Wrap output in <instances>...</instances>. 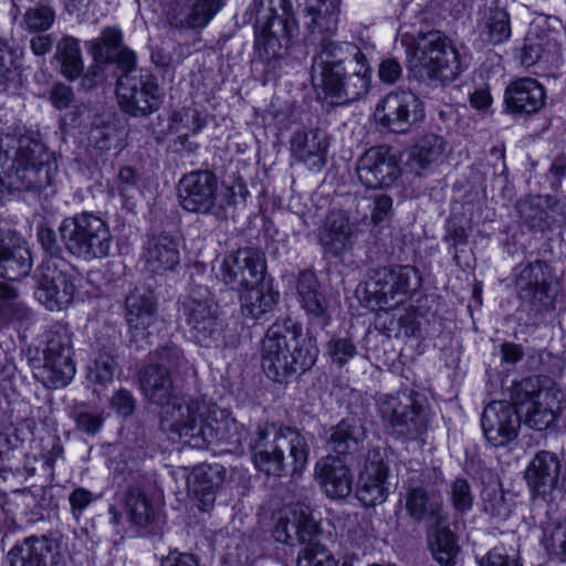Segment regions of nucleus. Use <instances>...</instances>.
Returning <instances> with one entry per match:
<instances>
[{
    "instance_id": "64",
    "label": "nucleus",
    "mask_w": 566,
    "mask_h": 566,
    "mask_svg": "<svg viewBox=\"0 0 566 566\" xmlns=\"http://www.w3.org/2000/svg\"><path fill=\"white\" fill-rule=\"evenodd\" d=\"M18 76V65L10 48L0 46V90Z\"/></svg>"
},
{
    "instance_id": "35",
    "label": "nucleus",
    "mask_w": 566,
    "mask_h": 566,
    "mask_svg": "<svg viewBox=\"0 0 566 566\" xmlns=\"http://www.w3.org/2000/svg\"><path fill=\"white\" fill-rule=\"evenodd\" d=\"M328 143L321 129L298 130L291 138L292 156L311 169L319 170L325 164Z\"/></svg>"
},
{
    "instance_id": "20",
    "label": "nucleus",
    "mask_w": 566,
    "mask_h": 566,
    "mask_svg": "<svg viewBox=\"0 0 566 566\" xmlns=\"http://www.w3.org/2000/svg\"><path fill=\"white\" fill-rule=\"evenodd\" d=\"M358 235V223L346 211L333 210L318 230V242L325 255L340 259L353 250Z\"/></svg>"
},
{
    "instance_id": "43",
    "label": "nucleus",
    "mask_w": 566,
    "mask_h": 566,
    "mask_svg": "<svg viewBox=\"0 0 566 566\" xmlns=\"http://www.w3.org/2000/svg\"><path fill=\"white\" fill-rule=\"evenodd\" d=\"M557 42L551 33L531 32L525 38L520 59L522 64L528 67L542 60L548 61V57L557 52Z\"/></svg>"
},
{
    "instance_id": "37",
    "label": "nucleus",
    "mask_w": 566,
    "mask_h": 566,
    "mask_svg": "<svg viewBox=\"0 0 566 566\" xmlns=\"http://www.w3.org/2000/svg\"><path fill=\"white\" fill-rule=\"evenodd\" d=\"M326 495L334 500L345 499L352 492L353 476L348 467L337 457H326L316 465Z\"/></svg>"
},
{
    "instance_id": "5",
    "label": "nucleus",
    "mask_w": 566,
    "mask_h": 566,
    "mask_svg": "<svg viewBox=\"0 0 566 566\" xmlns=\"http://www.w3.org/2000/svg\"><path fill=\"white\" fill-rule=\"evenodd\" d=\"M514 286L518 311L532 325H539L556 308L558 281L553 268L543 260H535L514 269Z\"/></svg>"
},
{
    "instance_id": "10",
    "label": "nucleus",
    "mask_w": 566,
    "mask_h": 566,
    "mask_svg": "<svg viewBox=\"0 0 566 566\" xmlns=\"http://www.w3.org/2000/svg\"><path fill=\"white\" fill-rule=\"evenodd\" d=\"M205 403H198V411L191 415L178 433L175 440H180L195 449H205L210 446L224 447L226 451H235L247 438L244 426L233 418L221 420H205Z\"/></svg>"
},
{
    "instance_id": "13",
    "label": "nucleus",
    "mask_w": 566,
    "mask_h": 566,
    "mask_svg": "<svg viewBox=\"0 0 566 566\" xmlns=\"http://www.w3.org/2000/svg\"><path fill=\"white\" fill-rule=\"evenodd\" d=\"M116 95L122 111L134 117H146L157 112L164 97L157 77L146 69L122 74L117 80Z\"/></svg>"
},
{
    "instance_id": "23",
    "label": "nucleus",
    "mask_w": 566,
    "mask_h": 566,
    "mask_svg": "<svg viewBox=\"0 0 566 566\" xmlns=\"http://www.w3.org/2000/svg\"><path fill=\"white\" fill-rule=\"evenodd\" d=\"M125 319L128 325L130 342L137 348L149 344V328L157 321V303L151 291L135 287L125 301Z\"/></svg>"
},
{
    "instance_id": "21",
    "label": "nucleus",
    "mask_w": 566,
    "mask_h": 566,
    "mask_svg": "<svg viewBox=\"0 0 566 566\" xmlns=\"http://www.w3.org/2000/svg\"><path fill=\"white\" fill-rule=\"evenodd\" d=\"M273 535L277 542L286 545L300 543L310 546L318 541L319 530L311 509L296 504L280 511Z\"/></svg>"
},
{
    "instance_id": "56",
    "label": "nucleus",
    "mask_w": 566,
    "mask_h": 566,
    "mask_svg": "<svg viewBox=\"0 0 566 566\" xmlns=\"http://www.w3.org/2000/svg\"><path fill=\"white\" fill-rule=\"evenodd\" d=\"M297 566H337V562L317 541L304 547L297 557Z\"/></svg>"
},
{
    "instance_id": "14",
    "label": "nucleus",
    "mask_w": 566,
    "mask_h": 566,
    "mask_svg": "<svg viewBox=\"0 0 566 566\" xmlns=\"http://www.w3.org/2000/svg\"><path fill=\"white\" fill-rule=\"evenodd\" d=\"M375 118L384 128L396 134H405L424 119V108L412 92L397 91L387 94L377 104Z\"/></svg>"
},
{
    "instance_id": "7",
    "label": "nucleus",
    "mask_w": 566,
    "mask_h": 566,
    "mask_svg": "<svg viewBox=\"0 0 566 566\" xmlns=\"http://www.w3.org/2000/svg\"><path fill=\"white\" fill-rule=\"evenodd\" d=\"M74 348L70 333L56 326L44 334L41 348L31 358L34 378L48 389L67 386L75 376Z\"/></svg>"
},
{
    "instance_id": "53",
    "label": "nucleus",
    "mask_w": 566,
    "mask_h": 566,
    "mask_svg": "<svg viewBox=\"0 0 566 566\" xmlns=\"http://www.w3.org/2000/svg\"><path fill=\"white\" fill-rule=\"evenodd\" d=\"M483 511L491 517L506 520L511 513V506L506 502L504 493L495 488H485L482 491Z\"/></svg>"
},
{
    "instance_id": "4",
    "label": "nucleus",
    "mask_w": 566,
    "mask_h": 566,
    "mask_svg": "<svg viewBox=\"0 0 566 566\" xmlns=\"http://www.w3.org/2000/svg\"><path fill=\"white\" fill-rule=\"evenodd\" d=\"M244 21L254 22V50L266 63L281 56L296 28L287 0H258L245 11Z\"/></svg>"
},
{
    "instance_id": "50",
    "label": "nucleus",
    "mask_w": 566,
    "mask_h": 566,
    "mask_svg": "<svg viewBox=\"0 0 566 566\" xmlns=\"http://www.w3.org/2000/svg\"><path fill=\"white\" fill-rule=\"evenodd\" d=\"M55 21V11L49 6L30 8L22 18L21 27L31 33L50 30Z\"/></svg>"
},
{
    "instance_id": "36",
    "label": "nucleus",
    "mask_w": 566,
    "mask_h": 566,
    "mask_svg": "<svg viewBox=\"0 0 566 566\" xmlns=\"http://www.w3.org/2000/svg\"><path fill=\"white\" fill-rule=\"evenodd\" d=\"M144 260L146 269L153 274L175 271L180 262L179 245L170 235H154L146 242Z\"/></svg>"
},
{
    "instance_id": "42",
    "label": "nucleus",
    "mask_w": 566,
    "mask_h": 566,
    "mask_svg": "<svg viewBox=\"0 0 566 566\" xmlns=\"http://www.w3.org/2000/svg\"><path fill=\"white\" fill-rule=\"evenodd\" d=\"M54 59L60 64V71L63 76L74 81L83 73L84 63L82 51L77 39L71 35H64L55 46Z\"/></svg>"
},
{
    "instance_id": "44",
    "label": "nucleus",
    "mask_w": 566,
    "mask_h": 566,
    "mask_svg": "<svg viewBox=\"0 0 566 566\" xmlns=\"http://www.w3.org/2000/svg\"><path fill=\"white\" fill-rule=\"evenodd\" d=\"M125 511L136 526H147L155 516V509L145 493L136 486H129L125 495Z\"/></svg>"
},
{
    "instance_id": "27",
    "label": "nucleus",
    "mask_w": 566,
    "mask_h": 566,
    "mask_svg": "<svg viewBox=\"0 0 566 566\" xmlns=\"http://www.w3.org/2000/svg\"><path fill=\"white\" fill-rule=\"evenodd\" d=\"M31 268V253L23 238L11 230H0V276L20 280L30 273Z\"/></svg>"
},
{
    "instance_id": "33",
    "label": "nucleus",
    "mask_w": 566,
    "mask_h": 566,
    "mask_svg": "<svg viewBox=\"0 0 566 566\" xmlns=\"http://www.w3.org/2000/svg\"><path fill=\"white\" fill-rule=\"evenodd\" d=\"M239 292L241 314L252 321L268 319L280 300V293L273 289L271 280L243 287Z\"/></svg>"
},
{
    "instance_id": "25",
    "label": "nucleus",
    "mask_w": 566,
    "mask_h": 566,
    "mask_svg": "<svg viewBox=\"0 0 566 566\" xmlns=\"http://www.w3.org/2000/svg\"><path fill=\"white\" fill-rule=\"evenodd\" d=\"M301 21L311 43L331 39L337 32L340 0H296Z\"/></svg>"
},
{
    "instance_id": "62",
    "label": "nucleus",
    "mask_w": 566,
    "mask_h": 566,
    "mask_svg": "<svg viewBox=\"0 0 566 566\" xmlns=\"http://www.w3.org/2000/svg\"><path fill=\"white\" fill-rule=\"evenodd\" d=\"M174 122L176 129L185 128L186 130L197 134L206 126V120L201 117L197 109L182 108L180 112L174 114Z\"/></svg>"
},
{
    "instance_id": "51",
    "label": "nucleus",
    "mask_w": 566,
    "mask_h": 566,
    "mask_svg": "<svg viewBox=\"0 0 566 566\" xmlns=\"http://www.w3.org/2000/svg\"><path fill=\"white\" fill-rule=\"evenodd\" d=\"M117 363L106 352H98L88 366V379L95 384L106 386L114 379Z\"/></svg>"
},
{
    "instance_id": "54",
    "label": "nucleus",
    "mask_w": 566,
    "mask_h": 566,
    "mask_svg": "<svg viewBox=\"0 0 566 566\" xmlns=\"http://www.w3.org/2000/svg\"><path fill=\"white\" fill-rule=\"evenodd\" d=\"M155 356L157 361L149 363L148 365H163L170 370V375L187 368L188 360L186 359L182 349L175 344H167L156 349Z\"/></svg>"
},
{
    "instance_id": "40",
    "label": "nucleus",
    "mask_w": 566,
    "mask_h": 566,
    "mask_svg": "<svg viewBox=\"0 0 566 566\" xmlns=\"http://www.w3.org/2000/svg\"><path fill=\"white\" fill-rule=\"evenodd\" d=\"M444 148L446 142L441 136L436 134L423 135L411 148L407 165L411 171L418 175L421 169L437 161Z\"/></svg>"
},
{
    "instance_id": "55",
    "label": "nucleus",
    "mask_w": 566,
    "mask_h": 566,
    "mask_svg": "<svg viewBox=\"0 0 566 566\" xmlns=\"http://www.w3.org/2000/svg\"><path fill=\"white\" fill-rule=\"evenodd\" d=\"M551 560L566 563V517L558 522L545 539Z\"/></svg>"
},
{
    "instance_id": "17",
    "label": "nucleus",
    "mask_w": 566,
    "mask_h": 566,
    "mask_svg": "<svg viewBox=\"0 0 566 566\" xmlns=\"http://www.w3.org/2000/svg\"><path fill=\"white\" fill-rule=\"evenodd\" d=\"M180 206L189 211L210 214L217 207L218 179L210 170H195L184 175L178 182Z\"/></svg>"
},
{
    "instance_id": "6",
    "label": "nucleus",
    "mask_w": 566,
    "mask_h": 566,
    "mask_svg": "<svg viewBox=\"0 0 566 566\" xmlns=\"http://www.w3.org/2000/svg\"><path fill=\"white\" fill-rule=\"evenodd\" d=\"M59 231L65 249L80 260L92 262L111 255L114 238L109 226L93 212L65 218Z\"/></svg>"
},
{
    "instance_id": "28",
    "label": "nucleus",
    "mask_w": 566,
    "mask_h": 566,
    "mask_svg": "<svg viewBox=\"0 0 566 566\" xmlns=\"http://www.w3.org/2000/svg\"><path fill=\"white\" fill-rule=\"evenodd\" d=\"M223 4L224 0H177L168 13V20L175 28L202 29Z\"/></svg>"
},
{
    "instance_id": "26",
    "label": "nucleus",
    "mask_w": 566,
    "mask_h": 566,
    "mask_svg": "<svg viewBox=\"0 0 566 566\" xmlns=\"http://www.w3.org/2000/svg\"><path fill=\"white\" fill-rule=\"evenodd\" d=\"M10 566H64L65 557L57 545L45 536L29 537L8 553Z\"/></svg>"
},
{
    "instance_id": "63",
    "label": "nucleus",
    "mask_w": 566,
    "mask_h": 566,
    "mask_svg": "<svg viewBox=\"0 0 566 566\" xmlns=\"http://www.w3.org/2000/svg\"><path fill=\"white\" fill-rule=\"evenodd\" d=\"M479 566H523L516 554H510L504 546H495L480 560Z\"/></svg>"
},
{
    "instance_id": "8",
    "label": "nucleus",
    "mask_w": 566,
    "mask_h": 566,
    "mask_svg": "<svg viewBox=\"0 0 566 566\" xmlns=\"http://www.w3.org/2000/svg\"><path fill=\"white\" fill-rule=\"evenodd\" d=\"M178 311L188 327L190 338L197 345L205 348L222 345L227 325L207 287H193L180 300Z\"/></svg>"
},
{
    "instance_id": "31",
    "label": "nucleus",
    "mask_w": 566,
    "mask_h": 566,
    "mask_svg": "<svg viewBox=\"0 0 566 566\" xmlns=\"http://www.w3.org/2000/svg\"><path fill=\"white\" fill-rule=\"evenodd\" d=\"M297 294L302 308L308 316L312 325L324 329L331 322L329 303L319 289L318 281L313 272H303L297 280Z\"/></svg>"
},
{
    "instance_id": "22",
    "label": "nucleus",
    "mask_w": 566,
    "mask_h": 566,
    "mask_svg": "<svg viewBox=\"0 0 566 566\" xmlns=\"http://www.w3.org/2000/svg\"><path fill=\"white\" fill-rule=\"evenodd\" d=\"M319 44L321 49L314 56L311 69L312 83L324 81L336 72L367 62L364 53L354 43L335 42L328 39Z\"/></svg>"
},
{
    "instance_id": "9",
    "label": "nucleus",
    "mask_w": 566,
    "mask_h": 566,
    "mask_svg": "<svg viewBox=\"0 0 566 566\" xmlns=\"http://www.w3.org/2000/svg\"><path fill=\"white\" fill-rule=\"evenodd\" d=\"M415 61L422 78L440 84L453 82L464 69L453 42L439 30L419 33Z\"/></svg>"
},
{
    "instance_id": "24",
    "label": "nucleus",
    "mask_w": 566,
    "mask_h": 566,
    "mask_svg": "<svg viewBox=\"0 0 566 566\" xmlns=\"http://www.w3.org/2000/svg\"><path fill=\"white\" fill-rule=\"evenodd\" d=\"M481 427L490 444L504 447L517 437L521 416L511 403L492 401L482 412Z\"/></svg>"
},
{
    "instance_id": "57",
    "label": "nucleus",
    "mask_w": 566,
    "mask_h": 566,
    "mask_svg": "<svg viewBox=\"0 0 566 566\" xmlns=\"http://www.w3.org/2000/svg\"><path fill=\"white\" fill-rule=\"evenodd\" d=\"M473 494L469 482L463 478H457L450 486V500L452 507L460 513L471 510Z\"/></svg>"
},
{
    "instance_id": "41",
    "label": "nucleus",
    "mask_w": 566,
    "mask_h": 566,
    "mask_svg": "<svg viewBox=\"0 0 566 566\" xmlns=\"http://www.w3.org/2000/svg\"><path fill=\"white\" fill-rule=\"evenodd\" d=\"M429 547L433 558L441 566H453L459 545L457 536L448 526V518L441 524H433L429 533Z\"/></svg>"
},
{
    "instance_id": "45",
    "label": "nucleus",
    "mask_w": 566,
    "mask_h": 566,
    "mask_svg": "<svg viewBox=\"0 0 566 566\" xmlns=\"http://www.w3.org/2000/svg\"><path fill=\"white\" fill-rule=\"evenodd\" d=\"M0 316L18 322L32 316V311L20 300L19 291L7 282H0Z\"/></svg>"
},
{
    "instance_id": "29",
    "label": "nucleus",
    "mask_w": 566,
    "mask_h": 566,
    "mask_svg": "<svg viewBox=\"0 0 566 566\" xmlns=\"http://www.w3.org/2000/svg\"><path fill=\"white\" fill-rule=\"evenodd\" d=\"M504 103L513 115L535 114L544 106L545 90L535 78H518L506 87Z\"/></svg>"
},
{
    "instance_id": "19",
    "label": "nucleus",
    "mask_w": 566,
    "mask_h": 566,
    "mask_svg": "<svg viewBox=\"0 0 566 566\" xmlns=\"http://www.w3.org/2000/svg\"><path fill=\"white\" fill-rule=\"evenodd\" d=\"M356 174L367 188H388L400 176L396 155L388 146L371 147L357 160Z\"/></svg>"
},
{
    "instance_id": "32",
    "label": "nucleus",
    "mask_w": 566,
    "mask_h": 566,
    "mask_svg": "<svg viewBox=\"0 0 566 566\" xmlns=\"http://www.w3.org/2000/svg\"><path fill=\"white\" fill-rule=\"evenodd\" d=\"M562 463L559 457L549 451L535 454L525 471V480L533 493L545 496L557 486Z\"/></svg>"
},
{
    "instance_id": "58",
    "label": "nucleus",
    "mask_w": 566,
    "mask_h": 566,
    "mask_svg": "<svg viewBox=\"0 0 566 566\" xmlns=\"http://www.w3.org/2000/svg\"><path fill=\"white\" fill-rule=\"evenodd\" d=\"M72 418L76 429L88 436H95L99 432L104 423L102 413L86 409H75L72 412Z\"/></svg>"
},
{
    "instance_id": "46",
    "label": "nucleus",
    "mask_w": 566,
    "mask_h": 566,
    "mask_svg": "<svg viewBox=\"0 0 566 566\" xmlns=\"http://www.w3.org/2000/svg\"><path fill=\"white\" fill-rule=\"evenodd\" d=\"M122 48H124L123 33L120 29L115 27L103 29L97 39L88 42V50L93 54L94 61L109 62L112 56Z\"/></svg>"
},
{
    "instance_id": "3",
    "label": "nucleus",
    "mask_w": 566,
    "mask_h": 566,
    "mask_svg": "<svg viewBox=\"0 0 566 566\" xmlns=\"http://www.w3.org/2000/svg\"><path fill=\"white\" fill-rule=\"evenodd\" d=\"M138 381L144 398L163 408L161 428L175 441L186 420L198 411L199 401L180 395L174 376L163 365L143 366L138 371Z\"/></svg>"
},
{
    "instance_id": "59",
    "label": "nucleus",
    "mask_w": 566,
    "mask_h": 566,
    "mask_svg": "<svg viewBox=\"0 0 566 566\" xmlns=\"http://www.w3.org/2000/svg\"><path fill=\"white\" fill-rule=\"evenodd\" d=\"M386 451L379 447L370 449L367 453L364 471L360 475L369 476H388V464L385 461Z\"/></svg>"
},
{
    "instance_id": "12",
    "label": "nucleus",
    "mask_w": 566,
    "mask_h": 566,
    "mask_svg": "<svg viewBox=\"0 0 566 566\" xmlns=\"http://www.w3.org/2000/svg\"><path fill=\"white\" fill-rule=\"evenodd\" d=\"M377 408L386 427L398 438L415 440L428 429V416L419 394L380 395Z\"/></svg>"
},
{
    "instance_id": "11",
    "label": "nucleus",
    "mask_w": 566,
    "mask_h": 566,
    "mask_svg": "<svg viewBox=\"0 0 566 566\" xmlns=\"http://www.w3.org/2000/svg\"><path fill=\"white\" fill-rule=\"evenodd\" d=\"M421 286L418 270L410 265L381 266L368 272L365 292L368 302L382 311L395 310Z\"/></svg>"
},
{
    "instance_id": "47",
    "label": "nucleus",
    "mask_w": 566,
    "mask_h": 566,
    "mask_svg": "<svg viewBox=\"0 0 566 566\" xmlns=\"http://www.w3.org/2000/svg\"><path fill=\"white\" fill-rule=\"evenodd\" d=\"M489 44L496 45L506 42L511 38V20L505 9L490 10L482 31Z\"/></svg>"
},
{
    "instance_id": "18",
    "label": "nucleus",
    "mask_w": 566,
    "mask_h": 566,
    "mask_svg": "<svg viewBox=\"0 0 566 566\" xmlns=\"http://www.w3.org/2000/svg\"><path fill=\"white\" fill-rule=\"evenodd\" d=\"M325 93V97L336 105H346L356 102L365 96L370 86V67L367 62L344 69L339 73H334L324 81L313 83Z\"/></svg>"
},
{
    "instance_id": "30",
    "label": "nucleus",
    "mask_w": 566,
    "mask_h": 566,
    "mask_svg": "<svg viewBox=\"0 0 566 566\" xmlns=\"http://www.w3.org/2000/svg\"><path fill=\"white\" fill-rule=\"evenodd\" d=\"M407 515L417 523L429 521L441 524L447 520L443 502L437 492L429 491L423 485H410L405 496Z\"/></svg>"
},
{
    "instance_id": "52",
    "label": "nucleus",
    "mask_w": 566,
    "mask_h": 566,
    "mask_svg": "<svg viewBox=\"0 0 566 566\" xmlns=\"http://www.w3.org/2000/svg\"><path fill=\"white\" fill-rule=\"evenodd\" d=\"M326 353L332 364L343 367L357 356L358 350L350 337H333L326 345Z\"/></svg>"
},
{
    "instance_id": "1",
    "label": "nucleus",
    "mask_w": 566,
    "mask_h": 566,
    "mask_svg": "<svg viewBox=\"0 0 566 566\" xmlns=\"http://www.w3.org/2000/svg\"><path fill=\"white\" fill-rule=\"evenodd\" d=\"M317 357L316 339L290 318L271 325L262 340V368L276 382L308 370Z\"/></svg>"
},
{
    "instance_id": "38",
    "label": "nucleus",
    "mask_w": 566,
    "mask_h": 566,
    "mask_svg": "<svg viewBox=\"0 0 566 566\" xmlns=\"http://www.w3.org/2000/svg\"><path fill=\"white\" fill-rule=\"evenodd\" d=\"M516 210L522 223L533 232L549 231L556 222V206L552 205L548 197L523 198L516 203Z\"/></svg>"
},
{
    "instance_id": "48",
    "label": "nucleus",
    "mask_w": 566,
    "mask_h": 566,
    "mask_svg": "<svg viewBox=\"0 0 566 566\" xmlns=\"http://www.w3.org/2000/svg\"><path fill=\"white\" fill-rule=\"evenodd\" d=\"M541 395V380L538 377H526L520 381L513 382L510 388V399L512 406L518 411L520 416L525 412L527 407L537 402Z\"/></svg>"
},
{
    "instance_id": "39",
    "label": "nucleus",
    "mask_w": 566,
    "mask_h": 566,
    "mask_svg": "<svg viewBox=\"0 0 566 566\" xmlns=\"http://www.w3.org/2000/svg\"><path fill=\"white\" fill-rule=\"evenodd\" d=\"M226 478V469L220 463L200 464L188 476V484L200 500L201 509L208 510L214 503L216 491Z\"/></svg>"
},
{
    "instance_id": "61",
    "label": "nucleus",
    "mask_w": 566,
    "mask_h": 566,
    "mask_svg": "<svg viewBox=\"0 0 566 566\" xmlns=\"http://www.w3.org/2000/svg\"><path fill=\"white\" fill-rule=\"evenodd\" d=\"M470 228L468 221L460 216L451 217L447 223V233L444 240L457 249L458 245H463L468 242Z\"/></svg>"
},
{
    "instance_id": "60",
    "label": "nucleus",
    "mask_w": 566,
    "mask_h": 566,
    "mask_svg": "<svg viewBox=\"0 0 566 566\" xmlns=\"http://www.w3.org/2000/svg\"><path fill=\"white\" fill-rule=\"evenodd\" d=\"M525 422L528 427L543 430L555 421V415L551 409L543 407L538 401L527 407L524 412Z\"/></svg>"
},
{
    "instance_id": "2",
    "label": "nucleus",
    "mask_w": 566,
    "mask_h": 566,
    "mask_svg": "<svg viewBox=\"0 0 566 566\" xmlns=\"http://www.w3.org/2000/svg\"><path fill=\"white\" fill-rule=\"evenodd\" d=\"M249 447L253 453L256 469L268 475L281 476L286 470L285 451L292 462L293 473L305 468L310 446L306 437L297 429L277 422L258 426L250 439Z\"/></svg>"
},
{
    "instance_id": "49",
    "label": "nucleus",
    "mask_w": 566,
    "mask_h": 566,
    "mask_svg": "<svg viewBox=\"0 0 566 566\" xmlns=\"http://www.w3.org/2000/svg\"><path fill=\"white\" fill-rule=\"evenodd\" d=\"M387 476H359L357 488V497L365 506H375L386 501L388 488L386 485Z\"/></svg>"
},
{
    "instance_id": "16",
    "label": "nucleus",
    "mask_w": 566,
    "mask_h": 566,
    "mask_svg": "<svg viewBox=\"0 0 566 566\" xmlns=\"http://www.w3.org/2000/svg\"><path fill=\"white\" fill-rule=\"evenodd\" d=\"M63 259L45 258L38 269L35 298L49 311H61L74 297V284L65 273Z\"/></svg>"
},
{
    "instance_id": "34",
    "label": "nucleus",
    "mask_w": 566,
    "mask_h": 566,
    "mask_svg": "<svg viewBox=\"0 0 566 566\" xmlns=\"http://www.w3.org/2000/svg\"><path fill=\"white\" fill-rule=\"evenodd\" d=\"M366 438V428L356 419H343L324 432L327 449L344 457L361 450Z\"/></svg>"
},
{
    "instance_id": "15",
    "label": "nucleus",
    "mask_w": 566,
    "mask_h": 566,
    "mask_svg": "<svg viewBox=\"0 0 566 566\" xmlns=\"http://www.w3.org/2000/svg\"><path fill=\"white\" fill-rule=\"evenodd\" d=\"M220 277L231 290L269 281L266 279V259L258 248L245 247L230 252L220 265Z\"/></svg>"
}]
</instances>
